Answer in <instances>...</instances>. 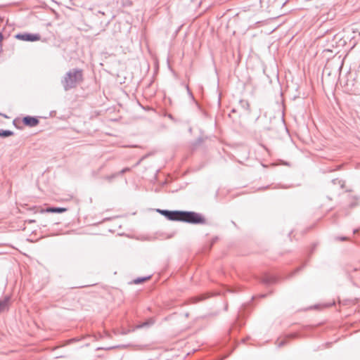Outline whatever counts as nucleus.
Returning <instances> with one entry per match:
<instances>
[{"label":"nucleus","mask_w":360,"mask_h":360,"mask_svg":"<svg viewBox=\"0 0 360 360\" xmlns=\"http://www.w3.org/2000/svg\"><path fill=\"white\" fill-rule=\"evenodd\" d=\"M67 210L68 209L65 207H49L46 208V212L51 213H63L66 212Z\"/></svg>","instance_id":"6"},{"label":"nucleus","mask_w":360,"mask_h":360,"mask_svg":"<svg viewBox=\"0 0 360 360\" xmlns=\"http://www.w3.org/2000/svg\"><path fill=\"white\" fill-rule=\"evenodd\" d=\"M117 174H113V175H112V176H108V177H107V179H109V180H110V179H112V178H114L115 176H117Z\"/></svg>","instance_id":"15"},{"label":"nucleus","mask_w":360,"mask_h":360,"mask_svg":"<svg viewBox=\"0 0 360 360\" xmlns=\"http://www.w3.org/2000/svg\"><path fill=\"white\" fill-rule=\"evenodd\" d=\"M129 170H130V169L129 167H125L123 169H122L118 174H124L125 172H128Z\"/></svg>","instance_id":"14"},{"label":"nucleus","mask_w":360,"mask_h":360,"mask_svg":"<svg viewBox=\"0 0 360 360\" xmlns=\"http://www.w3.org/2000/svg\"><path fill=\"white\" fill-rule=\"evenodd\" d=\"M3 40V35L0 32V41H1Z\"/></svg>","instance_id":"19"},{"label":"nucleus","mask_w":360,"mask_h":360,"mask_svg":"<svg viewBox=\"0 0 360 360\" xmlns=\"http://www.w3.org/2000/svg\"><path fill=\"white\" fill-rule=\"evenodd\" d=\"M240 103H241L243 108H244L245 109H248L249 104H248V103L247 101H241Z\"/></svg>","instance_id":"12"},{"label":"nucleus","mask_w":360,"mask_h":360,"mask_svg":"<svg viewBox=\"0 0 360 360\" xmlns=\"http://www.w3.org/2000/svg\"><path fill=\"white\" fill-rule=\"evenodd\" d=\"M22 122L26 126L34 127L39 124V121L36 117L26 116L23 117Z\"/></svg>","instance_id":"5"},{"label":"nucleus","mask_w":360,"mask_h":360,"mask_svg":"<svg viewBox=\"0 0 360 360\" xmlns=\"http://www.w3.org/2000/svg\"><path fill=\"white\" fill-rule=\"evenodd\" d=\"M347 238L346 237H341L340 238V240H346Z\"/></svg>","instance_id":"18"},{"label":"nucleus","mask_w":360,"mask_h":360,"mask_svg":"<svg viewBox=\"0 0 360 360\" xmlns=\"http://www.w3.org/2000/svg\"><path fill=\"white\" fill-rule=\"evenodd\" d=\"M154 323H155V319L153 318H150L148 320H147L146 321H144L141 324L137 326L136 328H144V327H148V326L153 325Z\"/></svg>","instance_id":"7"},{"label":"nucleus","mask_w":360,"mask_h":360,"mask_svg":"<svg viewBox=\"0 0 360 360\" xmlns=\"http://www.w3.org/2000/svg\"><path fill=\"white\" fill-rule=\"evenodd\" d=\"M290 338H294V337H295V335H290Z\"/></svg>","instance_id":"22"},{"label":"nucleus","mask_w":360,"mask_h":360,"mask_svg":"<svg viewBox=\"0 0 360 360\" xmlns=\"http://www.w3.org/2000/svg\"><path fill=\"white\" fill-rule=\"evenodd\" d=\"M262 282L264 283H271L275 282V278L273 277H265L262 279Z\"/></svg>","instance_id":"11"},{"label":"nucleus","mask_w":360,"mask_h":360,"mask_svg":"<svg viewBox=\"0 0 360 360\" xmlns=\"http://www.w3.org/2000/svg\"><path fill=\"white\" fill-rule=\"evenodd\" d=\"M150 278V276L137 278L136 279H135L134 281V283L135 284H139V283H141L148 280Z\"/></svg>","instance_id":"10"},{"label":"nucleus","mask_w":360,"mask_h":360,"mask_svg":"<svg viewBox=\"0 0 360 360\" xmlns=\"http://www.w3.org/2000/svg\"><path fill=\"white\" fill-rule=\"evenodd\" d=\"M157 212L165 216L167 219L172 221H179L181 211H170L167 210L158 209Z\"/></svg>","instance_id":"3"},{"label":"nucleus","mask_w":360,"mask_h":360,"mask_svg":"<svg viewBox=\"0 0 360 360\" xmlns=\"http://www.w3.org/2000/svg\"><path fill=\"white\" fill-rule=\"evenodd\" d=\"M16 38L27 41H36L40 39V35L39 34H18L16 35Z\"/></svg>","instance_id":"4"},{"label":"nucleus","mask_w":360,"mask_h":360,"mask_svg":"<svg viewBox=\"0 0 360 360\" xmlns=\"http://www.w3.org/2000/svg\"><path fill=\"white\" fill-rule=\"evenodd\" d=\"M356 232H358V229H354V233H356Z\"/></svg>","instance_id":"21"},{"label":"nucleus","mask_w":360,"mask_h":360,"mask_svg":"<svg viewBox=\"0 0 360 360\" xmlns=\"http://www.w3.org/2000/svg\"><path fill=\"white\" fill-rule=\"evenodd\" d=\"M83 80L82 70L78 68L70 70L61 80L65 91L75 88Z\"/></svg>","instance_id":"1"},{"label":"nucleus","mask_w":360,"mask_h":360,"mask_svg":"<svg viewBox=\"0 0 360 360\" xmlns=\"http://www.w3.org/2000/svg\"><path fill=\"white\" fill-rule=\"evenodd\" d=\"M186 89H187V90H188V94L191 95V96H193V95H192L191 92V91H190V90H189L188 86H186Z\"/></svg>","instance_id":"17"},{"label":"nucleus","mask_w":360,"mask_h":360,"mask_svg":"<svg viewBox=\"0 0 360 360\" xmlns=\"http://www.w3.org/2000/svg\"><path fill=\"white\" fill-rule=\"evenodd\" d=\"M35 221L33 219H30L28 221L29 223H34Z\"/></svg>","instance_id":"20"},{"label":"nucleus","mask_w":360,"mask_h":360,"mask_svg":"<svg viewBox=\"0 0 360 360\" xmlns=\"http://www.w3.org/2000/svg\"><path fill=\"white\" fill-rule=\"evenodd\" d=\"M196 299H197V301H200V300H202L205 299V297L203 296H201V297H197Z\"/></svg>","instance_id":"16"},{"label":"nucleus","mask_w":360,"mask_h":360,"mask_svg":"<svg viewBox=\"0 0 360 360\" xmlns=\"http://www.w3.org/2000/svg\"><path fill=\"white\" fill-rule=\"evenodd\" d=\"M179 221L193 224H205V219L200 214L191 211H181Z\"/></svg>","instance_id":"2"},{"label":"nucleus","mask_w":360,"mask_h":360,"mask_svg":"<svg viewBox=\"0 0 360 360\" xmlns=\"http://www.w3.org/2000/svg\"><path fill=\"white\" fill-rule=\"evenodd\" d=\"M8 299L0 300V312L4 311L7 307Z\"/></svg>","instance_id":"9"},{"label":"nucleus","mask_w":360,"mask_h":360,"mask_svg":"<svg viewBox=\"0 0 360 360\" xmlns=\"http://www.w3.org/2000/svg\"><path fill=\"white\" fill-rule=\"evenodd\" d=\"M286 343V340H281L280 342H278V347H281L283 346H284Z\"/></svg>","instance_id":"13"},{"label":"nucleus","mask_w":360,"mask_h":360,"mask_svg":"<svg viewBox=\"0 0 360 360\" xmlns=\"http://www.w3.org/2000/svg\"><path fill=\"white\" fill-rule=\"evenodd\" d=\"M13 134V132L12 131L0 129V136L1 137H8L10 136H12Z\"/></svg>","instance_id":"8"}]
</instances>
